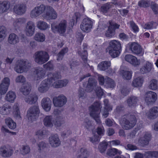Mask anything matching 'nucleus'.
<instances>
[{
    "instance_id": "1",
    "label": "nucleus",
    "mask_w": 158,
    "mask_h": 158,
    "mask_svg": "<svg viewBox=\"0 0 158 158\" xmlns=\"http://www.w3.org/2000/svg\"><path fill=\"white\" fill-rule=\"evenodd\" d=\"M121 49L120 42L117 40H113L110 41L106 49V52H108L113 58L118 57L120 53Z\"/></svg>"
},
{
    "instance_id": "2",
    "label": "nucleus",
    "mask_w": 158,
    "mask_h": 158,
    "mask_svg": "<svg viewBox=\"0 0 158 158\" xmlns=\"http://www.w3.org/2000/svg\"><path fill=\"white\" fill-rule=\"evenodd\" d=\"M119 122L123 128L127 130L131 129L135 126L136 120L134 115H125L120 118Z\"/></svg>"
},
{
    "instance_id": "3",
    "label": "nucleus",
    "mask_w": 158,
    "mask_h": 158,
    "mask_svg": "<svg viewBox=\"0 0 158 158\" xmlns=\"http://www.w3.org/2000/svg\"><path fill=\"white\" fill-rule=\"evenodd\" d=\"M101 108V103L99 102H95L89 107L90 116L98 124H100L101 123L99 118Z\"/></svg>"
},
{
    "instance_id": "4",
    "label": "nucleus",
    "mask_w": 158,
    "mask_h": 158,
    "mask_svg": "<svg viewBox=\"0 0 158 158\" xmlns=\"http://www.w3.org/2000/svg\"><path fill=\"white\" fill-rule=\"evenodd\" d=\"M49 58L48 54L45 51H37L34 54L35 61L40 64H42L47 62Z\"/></svg>"
},
{
    "instance_id": "5",
    "label": "nucleus",
    "mask_w": 158,
    "mask_h": 158,
    "mask_svg": "<svg viewBox=\"0 0 158 158\" xmlns=\"http://www.w3.org/2000/svg\"><path fill=\"white\" fill-rule=\"evenodd\" d=\"M40 110L38 106H33L29 108L27 111V116L29 122L35 121L39 117Z\"/></svg>"
},
{
    "instance_id": "6",
    "label": "nucleus",
    "mask_w": 158,
    "mask_h": 158,
    "mask_svg": "<svg viewBox=\"0 0 158 158\" xmlns=\"http://www.w3.org/2000/svg\"><path fill=\"white\" fill-rule=\"evenodd\" d=\"M67 22L65 20L62 21L58 24L56 25L54 23L51 24V29L54 33H58L60 34L64 33L66 31Z\"/></svg>"
},
{
    "instance_id": "7",
    "label": "nucleus",
    "mask_w": 158,
    "mask_h": 158,
    "mask_svg": "<svg viewBox=\"0 0 158 158\" xmlns=\"http://www.w3.org/2000/svg\"><path fill=\"white\" fill-rule=\"evenodd\" d=\"M152 138L151 133L149 132H146L144 133L143 136L139 138L138 139V143L142 147L147 146L151 140Z\"/></svg>"
},
{
    "instance_id": "8",
    "label": "nucleus",
    "mask_w": 158,
    "mask_h": 158,
    "mask_svg": "<svg viewBox=\"0 0 158 158\" xmlns=\"http://www.w3.org/2000/svg\"><path fill=\"white\" fill-rule=\"evenodd\" d=\"M93 22L91 20L88 18H84L80 26L81 29L84 32H89L90 31L92 28Z\"/></svg>"
},
{
    "instance_id": "9",
    "label": "nucleus",
    "mask_w": 158,
    "mask_h": 158,
    "mask_svg": "<svg viewBox=\"0 0 158 158\" xmlns=\"http://www.w3.org/2000/svg\"><path fill=\"white\" fill-rule=\"evenodd\" d=\"M109 23L110 25L108 27V30L106 32L105 35L107 37L111 38L114 35L115 30L118 29L120 25L112 21H110Z\"/></svg>"
},
{
    "instance_id": "10",
    "label": "nucleus",
    "mask_w": 158,
    "mask_h": 158,
    "mask_svg": "<svg viewBox=\"0 0 158 158\" xmlns=\"http://www.w3.org/2000/svg\"><path fill=\"white\" fill-rule=\"evenodd\" d=\"M157 99L156 94L152 91L147 92L145 95V101L148 105L154 103Z\"/></svg>"
},
{
    "instance_id": "11",
    "label": "nucleus",
    "mask_w": 158,
    "mask_h": 158,
    "mask_svg": "<svg viewBox=\"0 0 158 158\" xmlns=\"http://www.w3.org/2000/svg\"><path fill=\"white\" fill-rule=\"evenodd\" d=\"M51 86L52 85L50 81L48 80L45 79L41 83L38 88V90L41 93H46Z\"/></svg>"
},
{
    "instance_id": "12",
    "label": "nucleus",
    "mask_w": 158,
    "mask_h": 158,
    "mask_svg": "<svg viewBox=\"0 0 158 158\" xmlns=\"http://www.w3.org/2000/svg\"><path fill=\"white\" fill-rule=\"evenodd\" d=\"M10 84V79L7 77H5L3 79L0 84V94L4 95L7 91Z\"/></svg>"
},
{
    "instance_id": "13",
    "label": "nucleus",
    "mask_w": 158,
    "mask_h": 158,
    "mask_svg": "<svg viewBox=\"0 0 158 158\" xmlns=\"http://www.w3.org/2000/svg\"><path fill=\"white\" fill-rule=\"evenodd\" d=\"M23 83L20 91L24 95L28 94L31 89V86L28 83L26 82L25 78L20 76V83Z\"/></svg>"
},
{
    "instance_id": "14",
    "label": "nucleus",
    "mask_w": 158,
    "mask_h": 158,
    "mask_svg": "<svg viewBox=\"0 0 158 158\" xmlns=\"http://www.w3.org/2000/svg\"><path fill=\"white\" fill-rule=\"evenodd\" d=\"M128 48L132 52L136 55L141 54L142 48L140 45L137 43L133 42L130 43L127 45Z\"/></svg>"
},
{
    "instance_id": "15",
    "label": "nucleus",
    "mask_w": 158,
    "mask_h": 158,
    "mask_svg": "<svg viewBox=\"0 0 158 158\" xmlns=\"http://www.w3.org/2000/svg\"><path fill=\"white\" fill-rule=\"evenodd\" d=\"M67 99L64 95H61L54 98L53 99V102L55 106L61 107L66 103Z\"/></svg>"
},
{
    "instance_id": "16",
    "label": "nucleus",
    "mask_w": 158,
    "mask_h": 158,
    "mask_svg": "<svg viewBox=\"0 0 158 158\" xmlns=\"http://www.w3.org/2000/svg\"><path fill=\"white\" fill-rule=\"evenodd\" d=\"M125 60L134 66H139L140 64V60L137 59L136 57L132 55H126L125 57Z\"/></svg>"
},
{
    "instance_id": "17",
    "label": "nucleus",
    "mask_w": 158,
    "mask_h": 158,
    "mask_svg": "<svg viewBox=\"0 0 158 158\" xmlns=\"http://www.w3.org/2000/svg\"><path fill=\"white\" fill-rule=\"evenodd\" d=\"M146 115L150 119L153 120L158 117V106H154L146 113Z\"/></svg>"
},
{
    "instance_id": "18",
    "label": "nucleus",
    "mask_w": 158,
    "mask_h": 158,
    "mask_svg": "<svg viewBox=\"0 0 158 158\" xmlns=\"http://www.w3.org/2000/svg\"><path fill=\"white\" fill-rule=\"evenodd\" d=\"M35 26L34 23L31 21L28 22L26 26L25 32L27 36H31L34 33Z\"/></svg>"
},
{
    "instance_id": "19",
    "label": "nucleus",
    "mask_w": 158,
    "mask_h": 158,
    "mask_svg": "<svg viewBox=\"0 0 158 158\" xmlns=\"http://www.w3.org/2000/svg\"><path fill=\"white\" fill-rule=\"evenodd\" d=\"M52 102L50 99L47 97H44L41 101V105L46 111H49L51 108Z\"/></svg>"
},
{
    "instance_id": "20",
    "label": "nucleus",
    "mask_w": 158,
    "mask_h": 158,
    "mask_svg": "<svg viewBox=\"0 0 158 158\" xmlns=\"http://www.w3.org/2000/svg\"><path fill=\"white\" fill-rule=\"evenodd\" d=\"M38 100V96L35 93H32L25 98V101L30 105L35 104Z\"/></svg>"
},
{
    "instance_id": "21",
    "label": "nucleus",
    "mask_w": 158,
    "mask_h": 158,
    "mask_svg": "<svg viewBox=\"0 0 158 158\" xmlns=\"http://www.w3.org/2000/svg\"><path fill=\"white\" fill-rule=\"evenodd\" d=\"M49 142L53 147H57L60 145L61 142L57 134L52 135L49 137Z\"/></svg>"
},
{
    "instance_id": "22",
    "label": "nucleus",
    "mask_w": 158,
    "mask_h": 158,
    "mask_svg": "<svg viewBox=\"0 0 158 158\" xmlns=\"http://www.w3.org/2000/svg\"><path fill=\"white\" fill-rule=\"evenodd\" d=\"M43 16L48 19H55L57 14L55 10H43Z\"/></svg>"
},
{
    "instance_id": "23",
    "label": "nucleus",
    "mask_w": 158,
    "mask_h": 158,
    "mask_svg": "<svg viewBox=\"0 0 158 158\" xmlns=\"http://www.w3.org/2000/svg\"><path fill=\"white\" fill-rule=\"evenodd\" d=\"M31 64L26 59L20 60V73L27 71L30 69Z\"/></svg>"
},
{
    "instance_id": "24",
    "label": "nucleus",
    "mask_w": 158,
    "mask_h": 158,
    "mask_svg": "<svg viewBox=\"0 0 158 158\" xmlns=\"http://www.w3.org/2000/svg\"><path fill=\"white\" fill-rule=\"evenodd\" d=\"M152 67V64L151 62L146 61L140 68V72L143 74L148 73L151 71Z\"/></svg>"
},
{
    "instance_id": "25",
    "label": "nucleus",
    "mask_w": 158,
    "mask_h": 158,
    "mask_svg": "<svg viewBox=\"0 0 158 158\" xmlns=\"http://www.w3.org/2000/svg\"><path fill=\"white\" fill-rule=\"evenodd\" d=\"M68 82L69 81L67 79L59 80L54 81L52 85L55 88H61L66 86Z\"/></svg>"
},
{
    "instance_id": "26",
    "label": "nucleus",
    "mask_w": 158,
    "mask_h": 158,
    "mask_svg": "<svg viewBox=\"0 0 158 158\" xmlns=\"http://www.w3.org/2000/svg\"><path fill=\"white\" fill-rule=\"evenodd\" d=\"M12 153L11 150L9 149L5 146H2L0 148V154L3 157H10Z\"/></svg>"
},
{
    "instance_id": "27",
    "label": "nucleus",
    "mask_w": 158,
    "mask_h": 158,
    "mask_svg": "<svg viewBox=\"0 0 158 158\" xmlns=\"http://www.w3.org/2000/svg\"><path fill=\"white\" fill-rule=\"evenodd\" d=\"M48 80L50 81V83L52 84L54 81H56V80L60 78V73L58 72H55L54 73H49L48 74Z\"/></svg>"
},
{
    "instance_id": "28",
    "label": "nucleus",
    "mask_w": 158,
    "mask_h": 158,
    "mask_svg": "<svg viewBox=\"0 0 158 158\" xmlns=\"http://www.w3.org/2000/svg\"><path fill=\"white\" fill-rule=\"evenodd\" d=\"M111 65V63L109 61H104L100 62L98 65V68L100 70L105 71L108 69Z\"/></svg>"
},
{
    "instance_id": "29",
    "label": "nucleus",
    "mask_w": 158,
    "mask_h": 158,
    "mask_svg": "<svg viewBox=\"0 0 158 158\" xmlns=\"http://www.w3.org/2000/svg\"><path fill=\"white\" fill-rule=\"evenodd\" d=\"M16 98L15 94L14 92L10 91H9L5 97V99L6 101L10 103H13Z\"/></svg>"
},
{
    "instance_id": "30",
    "label": "nucleus",
    "mask_w": 158,
    "mask_h": 158,
    "mask_svg": "<svg viewBox=\"0 0 158 158\" xmlns=\"http://www.w3.org/2000/svg\"><path fill=\"white\" fill-rule=\"evenodd\" d=\"M53 119L51 115L46 116L43 120L44 125L47 127H52L53 126Z\"/></svg>"
},
{
    "instance_id": "31",
    "label": "nucleus",
    "mask_w": 158,
    "mask_h": 158,
    "mask_svg": "<svg viewBox=\"0 0 158 158\" xmlns=\"http://www.w3.org/2000/svg\"><path fill=\"white\" fill-rule=\"evenodd\" d=\"M89 155V152L85 148H82L77 152V158L87 157Z\"/></svg>"
},
{
    "instance_id": "32",
    "label": "nucleus",
    "mask_w": 158,
    "mask_h": 158,
    "mask_svg": "<svg viewBox=\"0 0 158 158\" xmlns=\"http://www.w3.org/2000/svg\"><path fill=\"white\" fill-rule=\"evenodd\" d=\"M148 88L151 90H154L157 89L158 88V81L157 80L153 79L148 82Z\"/></svg>"
},
{
    "instance_id": "33",
    "label": "nucleus",
    "mask_w": 158,
    "mask_h": 158,
    "mask_svg": "<svg viewBox=\"0 0 158 158\" xmlns=\"http://www.w3.org/2000/svg\"><path fill=\"white\" fill-rule=\"evenodd\" d=\"M8 43L11 44H15L19 42L18 37L14 33L10 34L8 37Z\"/></svg>"
},
{
    "instance_id": "34",
    "label": "nucleus",
    "mask_w": 158,
    "mask_h": 158,
    "mask_svg": "<svg viewBox=\"0 0 158 158\" xmlns=\"http://www.w3.org/2000/svg\"><path fill=\"white\" fill-rule=\"evenodd\" d=\"M36 76V79L39 80L43 78L45 75V72L42 68H38L34 71Z\"/></svg>"
},
{
    "instance_id": "35",
    "label": "nucleus",
    "mask_w": 158,
    "mask_h": 158,
    "mask_svg": "<svg viewBox=\"0 0 158 158\" xmlns=\"http://www.w3.org/2000/svg\"><path fill=\"white\" fill-rule=\"evenodd\" d=\"M83 46V50L82 51V52H81V51H78V53L81 56L84 62H85L87 61V56L88 55L86 50L87 49V45L86 44H84Z\"/></svg>"
},
{
    "instance_id": "36",
    "label": "nucleus",
    "mask_w": 158,
    "mask_h": 158,
    "mask_svg": "<svg viewBox=\"0 0 158 158\" xmlns=\"http://www.w3.org/2000/svg\"><path fill=\"white\" fill-rule=\"evenodd\" d=\"M37 27L41 30L44 31L49 28L50 26L46 22L40 21L37 22Z\"/></svg>"
},
{
    "instance_id": "37",
    "label": "nucleus",
    "mask_w": 158,
    "mask_h": 158,
    "mask_svg": "<svg viewBox=\"0 0 158 158\" xmlns=\"http://www.w3.org/2000/svg\"><path fill=\"white\" fill-rule=\"evenodd\" d=\"M139 101L137 97L135 96H131L127 100V103L129 107H132L135 106Z\"/></svg>"
},
{
    "instance_id": "38",
    "label": "nucleus",
    "mask_w": 158,
    "mask_h": 158,
    "mask_svg": "<svg viewBox=\"0 0 158 158\" xmlns=\"http://www.w3.org/2000/svg\"><path fill=\"white\" fill-rule=\"evenodd\" d=\"M143 81V77H138L133 79L132 85L134 87L141 86L142 85Z\"/></svg>"
},
{
    "instance_id": "39",
    "label": "nucleus",
    "mask_w": 158,
    "mask_h": 158,
    "mask_svg": "<svg viewBox=\"0 0 158 158\" xmlns=\"http://www.w3.org/2000/svg\"><path fill=\"white\" fill-rule=\"evenodd\" d=\"M64 122V119L62 116H58L55 119H53V125L56 127H60Z\"/></svg>"
},
{
    "instance_id": "40",
    "label": "nucleus",
    "mask_w": 158,
    "mask_h": 158,
    "mask_svg": "<svg viewBox=\"0 0 158 158\" xmlns=\"http://www.w3.org/2000/svg\"><path fill=\"white\" fill-rule=\"evenodd\" d=\"M11 109L10 106L4 104L0 107V113L2 115L8 114L10 113Z\"/></svg>"
},
{
    "instance_id": "41",
    "label": "nucleus",
    "mask_w": 158,
    "mask_h": 158,
    "mask_svg": "<svg viewBox=\"0 0 158 158\" xmlns=\"http://www.w3.org/2000/svg\"><path fill=\"white\" fill-rule=\"evenodd\" d=\"M10 7V3L7 1H0V10H8Z\"/></svg>"
},
{
    "instance_id": "42",
    "label": "nucleus",
    "mask_w": 158,
    "mask_h": 158,
    "mask_svg": "<svg viewBox=\"0 0 158 158\" xmlns=\"http://www.w3.org/2000/svg\"><path fill=\"white\" fill-rule=\"evenodd\" d=\"M122 152L116 148L108 149L106 152V155L109 156H114L116 154H121Z\"/></svg>"
},
{
    "instance_id": "43",
    "label": "nucleus",
    "mask_w": 158,
    "mask_h": 158,
    "mask_svg": "<svg viewBox=\"0 0 158 158\" xmlns=\"http://www.w3.org/2000/svg\"><path fill=\"white\" fill-rule=\"evenodd\" d=\"M115 86L114 81L109 77L105 78V86L107 88H113Z\"/></svg>"
},
{
    "instance_id": "44",
    "label": "nucleus",
    "mask_w": 158,
    "mask_h": 158,
    "mask_svg": "<svg viewBox=\"0 0 158 158\" xmlns=\"http://www.w3.org/2000/svg\"><path fill=\"white\" fill-rule=\"evenodd\" d=\"M7 29L3 26H0V41H3L6 36Z\"/></svg>"
},
{
    "instance_id": "45",
    "label": "nucleus",
    "mask_w": 158,
    "mask_h": 158,
    "mask_svg": "<svg viewBox=\"0 0 158 158\" xmlns=\"http://www.w3.org/2000/svg\"><path fill=\"white\" fill-rule=\"evenodd\" d=\"M5 122L10 128L14 129L16 128V124L11 118H8L6 119Z\"/></svg>"
},
{
    "instance_id": "46",
    "label": "nucleus",
    "mask_w": 158,
    "mask_h": 158,
    "mask_svg": "<svg viewBox=\"0 0 158 158\" xmlns=\"http://www.w3.org/2000/svg\"><path fill=\"white\" fill-rule=\"evenodd\" d=\"M34 39L39 42H43L45 39V36L44 34L41 33H36L34 37Z\"/></svg>"
},
{
    "instance_id": "47",
    "label": "nucleus",
    "mask_w": 158,
    "mask_h": 158,
    "mask_svg": "<svg viewBox=\"0 0 158 158\" xmlns=\"http://www.w3.org/2000/svg\"><path fill=\"white\" fill-rule=\"evenodd\" d=\"M19 106L18 103H15L14 106L13 114L14 116L16 118L20 117Z\"/></svg>"
},
{
    "instance_id": "48",
    "label": "nucleus",
    "mask_w": 158,
    "mask_h": 158,
    "mask_svg": "<svg viewBox=\"0 0 158 158\" xmlns=\"http://www.w3.org/2000/svg\"><path fill=\"white\" fill-rule=\"evenodd\" d=\"M121 73L123 78L129 80L131 78L132 73L131 71L122 70L121 71Z\"/></svg>"
},
{
    "instance_id": "49",
    "label": "nucleus",
    "mask_w": 158,
    "mask_h": 158,
    "mask_svg": "<svg viewBox=\"0 0 158 158\" xmlns=\"http://www.w3.org/2000/svg\"><path fill=\"white\" fill-rule=\"evenodd\" d=\"M107 143L105 141H103L100 143L98 148L101 153H104L107 148Z\"/></svg>"
},
{
    "instance_id": "50",
    "label": "nucleus",
    "mask_w": 158,
    "mask_h": 158,
    "mask_svg": "<svg viewBox=\"0 0 158 158\" xmlns=\"http://www.w3.org/2000/svg\"><path fill=\"white\" fill-rule=\"evenodd\" d=\"M52 7L50 6H45L43 4H41L35 7L34 10H52Z\"/></svg>"
},
{
    "instance_id": "51",
    "label": "nucleus",
    "mask_w": 158,
    "mask_h": 158,
    "mask_svg": "<svg viewBox=\"0 0 158 158\" xmlns=\"http://www.w3.org/2000/svg\"><path fill=\"white\" fill-rule=\"evenodd\" d=\"M68 51V49L65 48L62 49L58 54V57L57 59V60L59 61L63 59L64 55Z\"/></svg>"
},
{
    "instance_id": "52",
    "label": "nucleus",
    "mask_w": 158,
    "mask_h": 158,
    "mask_svg": "<svg viewBox=\"0 0 158 158\" xmlns=\"http://www.w3.org/2000/svg\"><path fill=\"white\" fill-rule=\"evenodd\" d=\"M43 10H31V16L32 18H35L40 14L43 16Z\"/></svg>"
},
{
    "instance_id": "53",
    "label": "nucleus",
    "mask_w": 158,
    "mask_h": 158,
    "mask_svg": "<svg viewBox=\"0 0 158 158\" xmlns=\"http://www.w3.org/2000/svg\"><path fill=\"white\" fill-rule=\"evenodd\" d=\"M138 4L140 7H146L149 6L150 3L149 1L141 0L139 2Z\"/></svg>"
},
{
    "instance_id": "54",
    "label": "nucleus",
    "mask_w": 158,
    "mask_h": 158,
    "mask_svg": "<svg viewBox=\"0 0 158 158\" xmlns=\"http://www.w3.org/2000/svg\"><path fill=\"white\" fill-rule=\"evenodd\" d=\"M43 67L46 70L48 71H52L54 69L53 64L51 61H49L46 64H44Z\"/></svg>"
},
{
    "instance_id": "55",
    "label": "nucleus",
    "mask_w": 158,
    "mask_h": 158,
    "mask_svg": "<svg viewBox=\"0 0 158 158\" xmlns=\"http://www.w3.org/2000/svg\"><path fill=\"white\" fill-rule=\"evenodd\" d=\"M130 27L132 29L133 31L135 32H138L139 29L138 26L133 21H130L129 22Z\"/></svg>"
},
{
    "instance_id": "56",
    "label": "nucleus",
    "mask_w": 158,
    "mask_h": 158,
    "mask_svg": "<svg viewBox=\"0 0 158 158\" xmlns=\"http://www.w3.org/2000/svg\"><path fill=\"white\" fill-rule=\"evenodd\" d=\"M30 149L28 146H23L22 148V153L23 155H26L29 153Z\"/></svg>"
},
{
    "instance_id": "57",
    "label": "nucleus",
    "mask_w": 158,
    "mask_h": 158,
    "mask_svg": "<svg viewBox=\"0 0 158 158\" xmlns=\"http://www.w3.org/2000/svg\"><path fill=\"white\" fill-rule=\"evenodd\" d=\"M78 94V96L80 98H84L86 96L85 91L83 89L81 88L79 89Z\"/></svg>"
},
{
    "instance_id": "58",
    "label": "nucleus",
    "mask_w": 158,
    "mask_h": 158,
    "mask_svg": "<svg viewBox=\"0 0 158 158\" xmlns=\"http://www.w3.org/2000/svg\"><path fill=\"white\" fill-rule=\"evenodd\" d=\"M113 6L112 3H107L103 5L101 7V9L102 10H108L110 9Z\"/></svg>"
},
{
    "instance_id": "59",
    "label": "nucleus",
    "mask_w": 158,
    "mask_h": 158,
    "mask_svg": "<svg viewBox=\"0 0 158 158\" xmlns=\"http://www.w3.org/2000/svg\"><path fill=\"white\" fill-rule=\"evenodd\" d=\"M83 125L86 128L88 129L91 126V122L88 118H86L84 120Z\"/></svg>"
},
{
    "instance_id": "60",
    "label": "nucleus",
    "mask_w": 158,
    "mask_h": 158,
    "mask_svg": "<svg viewBox=\"0 0 158 158\" xmlns=\"http://www.w3.org/2000/svg\"><path fill=\"white\" fill-rule=\"evenodd\" d=\"M47 147V144L44 142H41L38 144V150H43Z\"/></svg>"
},
{
    "instance_id": "61",
    "label": "nucleus",
    "mask_w": 158,
    "mask_h": 158,
    "mask_svg": "<svg viewBox=\"0 0 158 158\" xmlns=\"http://www.w3.org/2000/svg\"><path fill=\"white\" fill-rule=\"evenodd\" d=\"M112 110V107L106 108L105 107L104 110L102 112L103 116L104 118H106L108 115L109 111Z\"/></svg>"
},
{
    "instance_id": "62",
    "label": "nucleus",
    "mask_w": 158,
    "mask_h": 158,
    "mask_svg": "<svg viewBox=\"0 0 158 158\" xmlns=\"http://www.w3.org/2000/svg\"><path fill=\"white\" fill-rule=\"evenodd\" d=\"M97 82L95 80L92 78H89L88 80V86H95L96 85Z\"/></svg>"
},
{
    "instance_id": "63",
    "label": "nucleus",
    "mask_w": 158,
    "mask_h": 158,
    "mask_svg": "<svg viewBox=\"0 0 158 158\" xmlns=\"http://www.w3.org/2000/svg\"><path fill=\"white\" fill-rule=\"evenodd\" d=\"M95 91L98 97H101L103 95L104 92L101 87H97L96 88Z\"/></svg>"
},
{
    "instance_id": "64",
    "label": "nucleus",
    "mask_w": 158,
    "mask_h": 158,
    "mask_svg": "<svg viewBox=\"0 0 158 158\" xmlns=\"http://www.w3.org/2000/svg\"><path fill=\"white\" fill-rule=\"evenodd\" d=\"M125 148L127 150L133 151L137 149V147L136 146L131 144H128L125 147Z\"/></svg>"
}]
</instances>
